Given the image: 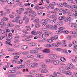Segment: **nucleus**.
I'll list each match as a JSON object with an SVG mask.
<instances>
[{
  "mask_svg": "<svg viewBox=\"0 0 77 77\" xmlns=\"http://www.w3.org/2000/svg\"><path fill=\"white\" fill-rule=\"evenodd\" d=\"M67 21H71L72 19L71 18V17L69 16H68L67 17Z\"/></svg>",
  "mask_w": 77,
  "mask_h": 77,
  "instance_id": "obj_35",
  "label": "nucleus"
},
{
  "mask_svg": "<svg viewBox=\"0 0 77 77\" xmlns=\"http://www.w3.org/2000/svg\"><path fill=\"white\" fill-rule=\"evenodd\" d=\"M61 50H63V52H64V53H65L66 54L68 53V52L66 50L62 49Z\"/></svg>",
  "mask_w": 77,
  "mask_h": 77,
  "instance_id": "obj_48",
  "label": "nucleus"
},
{
  "mask_svg": "<svg viewBox=\"0 0 77 77\" xmlns=\"http://www.w3.org/2000/svg\"><path fill=\"white\" fill-rule=\"evenodd\" d=\"M48 56L49 58L51 59H49V60H52V59H53V55H49Z\"/></svg>",
  "mask_w": 77,
  "mask_h": 77,
  "instance_id": "obj_22",
  "label": "nucleus"
},
{
  "mask_svg": "<svg viewBox=\"0 0 77 77\" xmlns=\"http://www.w3.org/2000/svg\"><path fill=\"white\" fill-rule=\"evenodd\" d=\"M67 65L69 66L71 68H75V67H74V66L71 63H68L67 64Z\"/></svg>",
  "mask_w": 77,
  "mask_h": 77,
  "instance_id": "obj_14",
  "label": "nucleus"
},
{
  "mask_svg": "<svg viewBox=\"0 0 77 77\" xmlns=\"http://www.w3.org/2000/svg\"><path fill=\"white\" fill-rule=\"evenodd\" d=\"M11 42V41L10 40H7L5 42L6 44H8V45H11V43H10Z\"/></svg>",
  "mask_w": 77,
  "mask_h": 77,
  "instance_id": "obj_16",
  "label": "nucleus"
},
{
  "mask_svg": "<svg viewBox=\"0 0 77 77\" xmlns=\"http://www.w3.org/2000/svg\"><path fill=\"white\" fill-rule=\"evenodd\" d=\"M8 51H11V52H14L15 51V50L13 49H8Z\"/></svg>",
  "mask_w": 77,
  "mask_h": 77,
  "instance_id": "obj_26",
  "label": "nucleus"
},
{
  "mask_svg": "<svg viewBox=\"0 0 77 77\" xmlns=\"http://www.w3.org/2000/svg\"><path fill=\"white\" fill-rule=\"evenodd\" d=\"M51 39L54 41H56L57 39H58V35H55L53 37H51Z\"/></svg>",
  "mask_w": 77,
  "mask_h": 77,
  "instance_id": "obj_5",
  "label": "nucleus"
},
{
  "mask_svg": "<svg viewBox=\"0 0 77 77\" xmlns=\"http://www.w3.org/2000/svg\"><path fill=\"white\" fill-rule=\"evenodd\" d=\"M16 76H17V75L16 74H11L8 75V77H16Z\"/></svg>",
  "mask_w": 77,
  "mask_h": 77,
  "instance_id": "obj_15",
  "label": "nucleus"
},
{
  "mask_svg": "<svg viewBox=\"0 0 77 77\" xmlns=\"http://www.w3.org/2000/svg\"><path fill=\"white\" fill-rule=\"evenodd\" d=\"M60 60L62 62H65L66 60L65 59V58L63 57H61L60 58Z\"/></svg>",
  "mask_w": 77,
  "mask_h": 77,
  "instance_id": "obj_23",
  "label": "nucleus"
},
{
  "mask_svg": "<svg viewBox=\"0 0 77 77\" xmlns=\"http://www.w3.org/2000/svg\"><path fill=\"white\" fill-rule=\"evenodd\" d=\"M55 2H53L52 4H51L49 5L50 6H55Z\"/></svg>",
  "mask_w": 77,
  "mask_h": 77,
  "instance_id": "obj_56",
  "label": "nucleus"
},
{
  "mask_svg": "<svg viewBox=\"0 0 77 77\" xmlns=\"http://www.w3.org/2000/svg\"><path fill=\"white\" fill-rule=\"evenodd\" d=\"M36 16V13H34L33 14L31 15V20H33L35 19V17Z\"/></svg>",
  "mask_w": 77,
  "mask_h": 77,
  "instance_id": "obj_7",
  "label": "nucleus"
},
{
  "mask_svg": "<svg viewBox=\"0 0 77 77\" xmlns=\"http://www.w3.org/2000/svg\"><path fill=\"white\" fill-rule=\"evenodd\" d=\"M62 33V31L60 30L56 32V33L57 34H59L60 33Z\"/></svg>",
  "mask_w": 77,
  "mask_h": 77,
  "instance_id": "obj_39",
  "label": "nucleus"
},
{
  "mask_svg": "<svg viewBox=\"0 0 77 77\" xmlns=\"http://www.w3.org/2000/svg\"><path fill=\"white\" fill-rule=\"evenodd\" d=\"M68 15H69V16H72V13L69 12L68 13Z\"/></svg>",
  "mask_w": 77,
  "mask_h": 77,
  "instance_id": "obj_61",
  "label": "nucleus"
},
{
  "mask_svg": "<svg viewBox=\"0 0 77 77\" xmlns=\"http://www.w3.org/2000/svg\"><path fill=\"white\" fill-rule=\"evenodd\" d=\"M42 51L43 53H50V50L48 49H45V50H43Z\"/></svg>",
  "mask_w": 77,
  "mask_h": 77,
  "instance_id": "obj_10",
  "label": "nucleus"
},
{
  "mask_svg": "<svg viewBox=\"0 0 77 77\" xmlns=\"http://www.w3.org/2000/svg\"><path fill=\"white\" fill-rule=\"evenodd\" d=\"M57 58V55H53V59H52V60H48L46 61V62L47 63H52L53 62L54 59Z\"/></svg>",
  "mask_w": 77,
  "mask_h": 77,
  "instance_id": "obj_1",
  "label": "nucleus"
},
{
  "mask_svg": "<svg viewBox=\"0 0 77 77\" xmlns=\"http://www.w3.org/2000/svg\"><path fill=\"white\" fill-rule=\"evenodd\" d=\"M42 67L43 68H46V65L44 63H42Z\"/></svg>",
  "mask_w": 77,
  "mask_h": 77,
  "instance_id": "obj_33",
  "label": "nucleus"
},
{
  "mask_svg": "<svg viewBox=\"0 0 77 77\" xmlns=\"http://www.w3.org/2000/svg\"><path fill=\"white\" fill-rule=\"evenodd\" d=\"M58 28V27H57V26L56 25H54V26H53V29H54V30H57Z\"/></svg>",
  "mask_w": 77,
  "mask_h": 77,
  "instance_id": "obj_21",
  "label": "nucleus"
},
{
  "mask_svg": "<svg viewBox=\"0 0 77 77\" xmlns=\"http://www.w3.org/2000/svg\"><path fill=\"white\" fill-rule=\"evenodd\" d=\"M72 9H76L77 8V6L74 5H72Z\"/></svg>",
  "mask_w": 77,
  "mask_h": 77,
  "instance_id": "obj_34",
  "label": "nucleus"
},
{
  "mask_svg": "<svg viewBox=\"0 0 77 77\" xmlns=\"http://www.w3.org/2000/svg\"><path fill=\"white\" fill-rule=\"evenodd\" d=\"M40 26V24H39V22H37L36 23V24L35 25V27L37 28H38V27H39Z\"/></svg>",
  "mask_w": 77,
  "mask_h": 77,
  "instance_id": "obj_13",
  "label": "nucleus"
},
{
  "mask_svg": "<svg viewBox=\"0 0 77 77\" xmlns=\"http://www.w3.org/2000/svg\"><path fill=\"white\" fill-rule=\"evenodd\" d=\"M25 67V66L24 65H22L21 66H19L18 67V69H20L21 68H24Z\"/></svg>",
  "mask_w": 77,
  "mask_h": 77,
  "instance_id": "obj_24",
  "label": "nucleus"
},
{
  "mask_svg": "<svg viewBox=\"0 0 77 77\" xmlns=\"http://www.w3.org/2000/svg\"><path fill=\"white\" fill-rule=\"evenodd\" d=\"M51 46L53 47H57L59 46V45L58 44L56 45V44L53 43L52 44Z\"/></svg>",
  "mask_w": 77,
  "mask_h": 77,
  "instance_id": "obj_37",
  "label": "nucleus"
},
{
  "mask_svg": "<svg viewBox=\"0 0 77 77\" xmlns=\"http://www.w3.org/2000/svg\"><path fill=\"white\" fill-rule=\"evenodd\" d=\"M26 31H29V30H31V28H29V26H26Z\"/></svg>",
  "mask_w": 77,
  "mask_h": 77,
  "instance_id": "obj_36",
  "label": "nucleus"
},
{
  "mask_svg": "<svg viewBox=\"0 0 77 77\" xmlns=\"http://www.w3.org/2000/svg\"><path fill=\"white\" fill-rule=\"evenodd\" d=\"M57 17V15H56V14H54V15H51V16H50L49 18H55V17Z\"/></svg>",
  "mask_w": 77,
  "mask_h": 77,
  "instance_id": "obj_18",
  "label": "nucleus"
},
{
  "mask_svg": "<svg viewBox=\"0 0 77 77\" xmlns=\"http://www.w3.org/2000/svg\"><path fill=\"white\" fill-rule=\"evenodd\" d=\"M52 39H51H51L49 38L48 39H47V40H46V41H48L49 43H51V42H53V40Z\"/></svg>",
  "mask_w": 77,
  "mask_h": 77,
  "instance_id": "obj_20",
  "label": "nucleus"
},
{
  "mask_svg": "<svg viewBox=\"0 0 77 77\" xmlns=\"http://www.w3.org/2000/svg\"><path fill=\"white\" fill-rule=\"evenodd\" d=\"M3 19L5 20V21H8V18L6 17H3Z\"/></svg>",
  "mask_w": 77,
  "mask_h": 77,
  "instance_id": "obj_58",
  "label": "nucleus"
},
{
  "mask_svg": "<svg viewBox=\"0 0 77 77\" xmlns=\"http://www.w3.org/2000/svg\"><path fill=\"white\" fill-rule=\"evenodd\" d=\"M37 63H31V66L32 68H34L38 65Z\"/></svg>",
  "mask_w": 77,
  "mask_h": 77,
  "instance_id": "obj_11",
  "label": "nucleus"
},
{
  "mask_svg": "<svg viewBox=\"0 0 77 77\" xmlns=\"http://www.w3.org/2000/svg\"><path fill=\"white\" fill-rule=\"evenodd\" d=\"M41 24L42 25V26H45V25H46L47 23V22L45 21V20H42L40 22Z\"/></svg>",
  "mask_w": 77,
  "mask_h": 77,
  "instance_id": "obj_2",
  "label": "nucleus"
},
{
  "mask_svg": "<svg viewBox=\"0 0 77 77\" xmlns=\"http://www.w3.org/2000/svg\"><path fill=\"white\" fill-rule=\"evenodd\" d=\"M65 74L66 75H71V72H66V71Z\"/></svg>",
  "mask_w": 77,
  "mask_h": 77,
  "instance_id": "obj_32",
  "label": "nucleus"
},
{
  "mask_svg": "<svg viewBox=\"0 0 77 77\" xmlns=\"http://www.w3.org/2000/svg\"><path fill=\"white\" fill-rule=\"evenodd\" d=\"M30 53L32 54H36V53H38V51L37 50H31L30 51Z\"/></svg>",
  "mask_w": 77,
  "mask_h": 77,
  "instance_id": "obj_6",
  "label": "nucleus"
},
{
  "mask_svg": "<svg viewBox=\"0 0 77 77\" xmlns=\"http://www.w3.org/2000/svg\"><path fill=\"white\" fill-rule=\"evenodd\" d=\"M29 12L30 14H34V13H35V12L33 11L32 10H31L29 11Z\"/></svg>",
  "mask_w": 77,
  "mask_h": 77,
  "instance_id": "obj_44",
  "label": "nucleus"
},
{
  "mask_svg": "<svg viewBox=\"0 0 77 77\" xmlns=\"http://www.w3.org/2000/svg\"><path fill=\"white\" fill-rule=\"evenodd\" d=\"M49 29H53V26L52 25L49 26Z\"/></svg>",
  "mask_w": 77,
  "mask_h": 77,
  "instance_id": "obj_57",
  "label": "nucleus"
},
{
  "mask_svg": "<svg viewBox=\"0 0 77 77\" xmlns=\"http://www.w3.org/2000/svg\"><path fill=\"white\" fill-rule=\"evenodd\" d=\"M50 23H51V24H54V23H55V21L53 20H51L50 21Z\"/></svg>",
  "mask_w": 77,
  "mask_h": 77,
  "instance_id": "obj_42",
  "label": "nucleus"
},
{
  "mask_svg": "<svg viewBox=\"0 0 77 77\" xmlns=\"http://www.w3.org/2000/svg\"><path fill=\"white\" fill-rule=\"evenodd\" d=\"M27 57L29 58H34V56L33 55H28L27 56Z\"/></svg>",
  "mask_w": 77,
  "mask_h": 77,
  "instance_id": "obj_31",
  "label": "nucleus"
},
{
  "mask_svg": "<svg viewBox=\"0 0 77 77\" xmlns=\"http://www.w3.org/2000/svg\"><path fill=\"white\" fill-rule=\"evenodd\" d=\"M23 32L24 33H26V34H27V31L26 30H24L23 31Z\"/></svg>",
  "mask_w": 77,
  "mask_h": 77,
  "instance_id": "obj_63",
  "label": "nucleus"
},
{
  "mask_svg": "<svg viewBox=\"0 0 77 77\" xmlns=\"http://www.w3.org/2000/svg\"><path fill=\"white\" fill-rule=\"evenodd\" d=\"M3 33H5V31L4 30H0V34H3Z\"/></svg>",
  "mask_w": 77,
  "mask_h": 77,
  "instance_id": "obj_62",
  "label": "nucleus"
},
{
  "mask_svg": "<svg viewBox=\"0 0 77 77\" xmlns=\"http://www.w3.org/2000/svg\"><path fill=\"white\" fill-rule=\"evenodd\" d=\"M44 35L46 37H48V36H49V34L46 33V32H45L44 33Z\"/></svg>",
  "mask_w": 77,
  "mask_h": 77,
  "instance_id": "obj_53",
  "label": "nucleus"
},
{
  "mask_svg": "<svg viewBox=\"0 0 77 77\" xmlns=\"http://www.w3.org/2000/svg\"><path fill=\"white\" fill-rule=\"evenodd\" d=\"M48 72V70L44 69L40 71L41 73H46Z\"/></svg>",
  "mask_w": 77,
  "mask_h": 77,
  "instance_id": "obj_17",
  "label": "nucleus"
},
{
  "mask_svg": "<svg viewBox=\"0 0 77 77\" xmlns=\"http://www.w3.org/2000/svg\"><path fill=\"white\" fill-rule=\"evenodd\" d=\"M19 19H20V17H17L15 18V20H12L11 21L12 22H13V23L14 22H16V23H18V20H19Z\"/></svg>",
  "mask_w": 77,
  "mask_h": 77,
  "instance_id": "obj_4",
  "label": "nucleus"
},
{
  "mask_svg": "<svg viewBox=\"0 0 77 77\" xmlns=\"http://www.w3.org/2000/svg\"><path fill=\"white\" fill-rule=\"evenodd\" d=\"M53 64L55 65H59V62L58 60H55L53 61Z\"/></svg>",
  "mask_w": 77,
  "mask_h": 77,
  "instance_id": "obj_12",
  "label": "nucleus"
},
{
  "mask_svg": "<svg viewBox=\"0 0 77 77\" xmlns=\"http://www.w3.org/2000/svg\"><path fill=\"white\" fill-rule=\"evenodd\" d=\"M1 15L2 17H5L6 16V14H5V12H3L1 14Z\"/></svg>",
  "mask_w": 77,
  "mask_h": 77,
  "instance_id": "obj_45",
  "label": "nucleus"
},
{
  "mask_svg": "<svg viewBox=\"0 0 77 77\" xmlns=\"http://www.w3.org/2000/svg\"><path fill=\"white\" fill-rule=\"evenodd\" d=\"M43 74H37L35 76L37 77H41L42 75Z\"/></svg>",
  "mask_w": 77,
  "mask_h": 77,
  "instance_id": "obj_38",
  "label": "nucleus"
},
{
  "mask_svg": "<svg viewBox=\"0 0 77 77\" xmlns=\"http://www.w3.org/2000/svg\"><path fill=\"white\" fill-rule=\"evenodd\" d=\"M36 49L38 50H42V48L41 47V48H37Z\"/></svg>",
  "mask_w": 77,
  "mask_h": 77,
  "instance_id": "obj_55",
  "label": "nucleus"
},
{
  "mask_svg": "<svg viewBox=\"0 0 77 77\" xmlns=\"http://www.w3.org/2000/svg\"><path fill=\"white\" fill-rule=\"evenodd\" d=\"M66 46H67V45H66V44L63 43V47H66Z\"/></svg>",
  "mask_w": 77,
  "mask_h": 77,
  "instance_id": "obj_60",
  "label": "nucleus"
},
{
  "mask_svg": "<svg viewBox=\"0 0 77 77\" xmlns=\"http://www.w3.org/2000/svg\"><path fill=\"white\" fill-rule=\"evenodd\" d=\"M37 57H39L40 59H42L44 57V55L42 54H39L37 55Z\"/></svg>",
  "mask_w": 77,
  "mask_h": 77,
  "instance_id": "obj_8",
  "label": "nucleus"
},
{
  "mask_svg": "<svg viewBox=\"0 0 77 77\" xmlns=\"http://www.w3.org/2000/svg\"><path fill=\"white\" fill-rule=\"evenodd\" d=\"M70 12V11L69 10L66 9L65 10L64 12L65 14H68Z\"/></svg>",
  "mask_w": 77,
  "mask_h": 77,
  "instance_id": "obj_30",
  "label": "nucleus"
},
{
  "mask_svg": "<svg viewBox=\"0 0 77 77\" xmlns=\"http://www.w3.org/2000/svg\"><path fill=\"white\" fill-rule=\"evenodd\" d=\"M29 74H31L32 75H33L35 74V72L34 71H31L30 72Z\"/></svg>",
  "mask_w": 77,
  "mask_h": 77,
  "instance_id": "obj_49",
  "label": "nucleus"
},
{
  "mask_svg": "<svg viewBox=\"0 0 77 77\" xmlns=\"http://www.w3.org/2000/svg\"><path fill=\"white\" fill-rule=\"evenodd\" d=\"M0 25H3L4 26H5L6 24V23L5 22H0Z\"/></svg>",
  "mask_w": 77,
  "mask_h": 77,
  "instance_id": "obj_29",
  "label": "nucleus"
},
{
  "mask_svg": "<svg viewBox=\"0 0 77 77\" xmlns=\"http://www.w3.org/2000/svg\"><path fill=\"white\" fill-rule=\"evenodd\" d=\"M22 54H24V55L28 54V52H27V51L24 52H23Z\"/></svg>",
  "mask_w": 77,
  "mask_h": 77,
  "instance_id": "obj_59",
  "label": "nucleus"
},
{
  "mask_svg": "<svg viewBox=\"0 0 77 77\" xmlns=\"http://www.w3.org/2000/svg\"><path fill=\"white\" fill-rule=\"evenodd\" d=\"M22 48L23 50H26L27 48V46L26 45L23 46H22Z\"/></svg>",
  "mask_w": 77,
  "mask_h": 77,
  "instance_id": "obj_27",
  "label": "nucleus"
},
{
  "mask_svg": "<svg viewBox=\"0 0 77 77\" xmlns=\"http://www.w3.org/2000/svg\"><path fill=\"white\" fill-rule=\"evenodd\" d=\"M42 14V11H39L38 12V15H41Z\"/></svg>",
  "mask_w": 77,
  "mask_h": 77,
  "instance_id": "obj_43",
  "label": "nucleus"
},
{
  "mask_svg": "<svg viewBox=\"0 0 77 77\" xmlns=\"http://www.w3.org/2000/svg\"><path fill=\"white\" fill-rule=\"evenodd\" d=\"M63 21H59L57 23V24L58 26H62L63 25Z\"/></svg>",
  "mask_w": 77,
  "mask_h": 77,
  "instance_id": "obj_9",
  "label": "nucleus"
},
{
  "mask_svg": "<svg viewBox=\"0 0 77 77\" xmlns=\"http://www.w3.org/2000/svg\"><path fill=\"white\" fill-rule=\"evenodd\" d=\"M45 47H47V48H50L51 47V45L50 44H48V45H45Z\"/></svg>",
  "mask_w": 77,
  "mask_h": 77,
  "instance_id": "obj_46",
  "label": "nucleus"
},
{
  "mask_svg": "<svg viewBox=\"0 0 77 77\" xmlns=\"http://www.w3.org/2000/svg\"><path fill=\"white\" fill-rule=\"evenodd\" d=\"M14 3H15L14 0H11V4H14Z\"/></svg>",
  "mask_w": 77,
  "mask_h": 77,
  "instance_id": "obj_64",
  "label": "nucleus"
},
{
  "mask_svg": "<svg viewBox=\"0 0 77 77\" xmlns=\"http://www.w3.org/2000/svg\"><path fill=\"white\" fill-rule=\"evenodd\" d=\"M38 36L39 38L42 39V38H43V34L42 33L38 35Z\"/></svg>",
  "mask_w": 77,
  "mask_h": 77,
  "instance_id": "obj_28",
  "label": "nucleus"
},
{
  "mask_svg": "<svg viewBox=\"0 0 77 77\" xmlns=\"http://www.w3.org/2000/svg\"><path fill=\"white\" fill-rule=\"evenodd\" d=\"M59 30L62 31V33H63L65 31L63 30V29H65L64 27H60L59 28Z\"/></svg>",
  "mask_w": 77,
  "mask_h": 77,
  "instance_id": "obj_19",
  "label": "nucleus"
},
{
  "mask_svg": "<svg viewBox=\"0 0 77 77\" xmlns=\"http://www.w3.org/2000/svg\"><path fill=\"white\" fill-rule=\"evenodd\" d=\"M66 70H68V71H71V69L68 66L66 67Z\"/></svg>",
  "mask_w": 77,
  "mask_h": 77,
  "instance_id": "obj_41",
  "label": "nucleus"
},
{
  "mask_svg": "<svg viewBox=\"0 0 77 77\" xmlns=\"http://www.w3.org/2000/svg\"><path fill=\"white\" fill-rule=\"evenodd\" d=\"M67 39L68 41H71V36L70 35L67 36Z\"/></svg>",
  "mask_w": 77,
  "mask_h": 77,
  "instance_id": "obj_25",
  "label": "nucleus"
},
{
  "mask_svg": "<svg viewBox=\"0 0 77 77\" xmlns=\"http://www.w3.org/2000/svg\"><path fill=\"white\" fill-rule=\"evenodd\" d=\"M30 63V60H27L24 63L25 65H26V64H27V63Z\"/></svg>",
  "mask_w": 77,
  "mask_h": 77,
  "instance_id": "obj_47",
  "label": "nucleus"
},
{
  "mask_svg": "<svg viewBox=\"0 0 77 77\" xmlns=\"http://www.w3.org/2000/svg\"><path fill=\"white\" fill-rule=\"evenodd\" d=\"M62 19L64 20V21H65V22H67V21H68V20L66 18L62 17Z\"/></svg>",
  "mask_w": 77,
  "mask_h": 77,
  "instance_id": "obj_40",
  "label": "nucleus"
},
{
  "mask_svg": "<svg viewBox=\"0 0 77 77\" xmlns=\"http://www.w3.org/2000/svg\"><path fill=\"white\" fill-rule=\"evenodd\" d=\"M38 21H39V19H37L34 20L33 21V23H37V22H38Z\"/></svg>",
  "mask_w": 77,
  "mask_h": 77,
  "instance_id": "obj_50",
  "label": "nucleus"
},
{
  "mask_svg": "<svg viewBox=\"0 0 77 77\" xmlns=\"http://www.w3.org/2000/svg\"><path fill=\"white\" fill-rule=\"evenodd\" d=\"M16 12L17 13H18V14H20V15H21V11H19L18 10H17L16 11Z\"/></svg>",
  "mask_w": 77,
  "mask_h": 77,
  "instance_id": "obj_54",
  "label": "nucleus"
},
{
  "mask_svg": "<svg viewBox=\"0 0 77 77\" xmlns=\"http://www.w3.org/2000/svg\"><path fill=\"white\" fill-rule=\"evenodd\" d=\"M31 34L34 35H36V31H32L31 32Z\"/></svg>",
  "mask_w": 77,
  "mask_h": 77,
  "instance_id": "obj_52",
  "label": "nucleus"
},
{
  "mask_svg": "<svg viewBox=\"0 0 77 77\" xmlns=\"http://www.w3.org/2000/svg\"><path fill=\"white\" fill-rule=\"evenodd\" d=\"M25 10H26V11H30V10H32V8H25Z\"/></svg>",
  "mask_w": 77,
  "mask_h": 77,
  "instance_id": "obj_51",
  "label": "nucleus"
},
{
  "mask_svg": "<svg viewBox=\"0 0 77 77\" xmlns=\"http://www.w3.org/2000/svg\"><path fill=\"white\" fill-rule=\"evenodd\" d=\"M60 71L62 73H65L66 72L65 69L63 67H61L60 68Z\"/></svg>",
  "mask_w": 77,
  "mask_h": 77,
  "instance_id": "obj_3",
  "label": "nucleus"
}]
</instances>
